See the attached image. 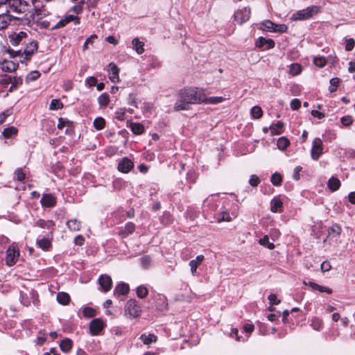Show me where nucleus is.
Returning <instances> with one entry per match:
<instances>
[{
    "label": "nucleus",
    "instance_id": "19",
    "mask_svg": "<svg viewBox=\"0 0 355 355\" xmlns=\"http://www.w3.org/2000/svg\"><path fill=\"white\" fill-rule=\"evenodd\" d=\"M304 284L306 285L309 286L314 291H318L321 293H327L328 294H331L333 291L331 288L325 287L323 286H320L315 282H309V283H306L304 282Z\"/></svg>",
    "mask_w": 355,
    "mask_h": 355
},
{
    "label": "nucleus",
    "instance_id": "11",
    "mask_svg": "<svg viewBox=\"0 0 355 355\" xmlns=\"http://www.w3.org/2000/svg\"><path fill=\"white\" fill-rule=\"evenodd\" d=\"M38 45L37 42L32 41L29 43V44L26 46V48L24 51V54L25 56L23 59L20 60V62L22 63L25 60H29L32 56V55L37 51Z\"/></svg>",
    "mask_w": 355,
    "mask_h": 355
},
{
    "label": "nucleus",
    "instance_id": "5",
    "mask_svg": "<svg viewBox=\"0 0 355 355\" xmlns=\"http://www.w3.org/2000/svg\"><path fill=\"white\" fill-rule=\"evenodd\" d=\"M323 153V143L320 138H315L311 150V158L317 161Z\"/></svg>",
    "mask_w": 355,
    "mask_h": 355
},
{
    "label": "nucleus",
    "instance_id": "53",
    "mask_svg": "<svg viewBox=\"0 0 355 355\" xmlns=\"http://www.w3.org/2000/svg\"><path fill=\"white\" fill-rule=\"evenodd\" d=\"M260 183V179L256 175H252L249 180V184L252 187H257L259 184Z\"/></svg>",
    "mask_w": 355,
    "mask_h": 355
},
{
    "label": "nucleus",
    "instance_id": "2",
    "mask_svg": "<svg viewBox=\"0 0 355 355\" xmlns=\"http://www.w3.org/2000/svg\"><path fill=\"white\" fill-rule=\"evenodd\" d=\"M124 313L129 318H136L141 315V307L136 300L130 299L125 305Z\"/></svg>",
    "mask_w": 355,
    "mask_h": 355
},
{
    "label": "nucleus",
    "instance_id": "35",
    "mask_svg": "<svg viewBox=\"0 0 355 355\" xmlns=\"http://www.w3.org/2000/svg\"><path fill=\"white\" fill-rule=\"evenodd\" d=\"M340 186V180L336 178H331L329 180L328 187L333 191H336Z\"/></svg>",
    "mask_w": 355,
    "mask_h": 355
},
{
    "label": "nucleus",
    "instance_id": "18",
    "mask_svg": "<svg viewBox=\"0 0 355 355\" xmlns=\"http://www.w3.org/2000/svg\"><path fill=\"white\" fill-rule=\"evenodd\" d=\"M8 4L11 11L19 14L24 13L21 9V0H9Z\"/></svg>",
    "mask_w": 355,
    "mask_h": 355
},
{
    "label": "nucleus",
    "instance_id": "52",
    "mask_svg": "<svg viewBox=\"0 0 355 355\" xmlns=\"http://www.w3.org/2000/svg\"><path fill=\"white\" fill-rule=\"evenodd\" d=\"M83 315L87 318H92L95 315V310L91 307H85L83 309Z\"/></svg>",
    "mask_w": 355,
    "mask_h": 355
},
{
    "label": "nucleus",
    "instance_id": "12",
    "mask_svg": "<svg viewBox=\"0 0 355 355\" xmlns=\"http://www.w3.org/2000/svg\"><path fill=\"white\" fill-rule=\"evenodd\" d=\"M56 202V198L51 193L44 194L40 200L42 206L44 207H53Z\"/></svg>",
    "mask_w": 355,
    "mask_h": 355
},
{
    "label": "nucleus",
    "instance_id": "9",
    "mask_svg": "<svg viewBox=\"0 0 355 355\" xmlns=\"http://www.w3.org/2000/svg\"><path fill=\"white\" fill-rule=\"evenodd\" d=\"M98 283L101 290L104 293L109 291L112 286V278L107 275H101L98 278Z\"/></svg>",
    "mask_w": 355,
    "mask_h": 355
},
{
    "label": "nucleus",
    "instance_id": "7",
    "mask_svg": "<svg viewBox=\"0 0 355 355\" xmlns=\"http://www.w3.org/2000/svg\"><path fill=\"white\" fill-rule=\"evenodd\" d=\"M105 327L103 321L100 318L92 320L89 324V331L92 336L98 335Z\"/></svg>",
    "mask_w": 355,
    "mask_h": 355
},
{
    "label": "nucleus",
    "instance_id": "32",
    "mask_svg": "<svg viewBox=\"0 0 355 355\" xmlns=\"http://www.w3.org/2000/svg\"><path fill=\"white\" fill-rule=\"evenodd\" d=\"M36 225L41 228L51 229L55 225V223L51 220H44L43 219H39L36 222Z\"/></svg>",
    "mask_w": 355,
    "mask_h": 355
},
{
    "label": "nucleus",
    "instance_id": "36",
    "mask_svg": "<svg viewBox=\"0 0 355 355\" xmlns=\"http://www.w3.org/2000/svg\"><path fill=\"white\" fill-rule=\"evenodd\" d=\"M289 145L290 141L285 137H282L279 138L277 142V146L278 148L282 150L286 149L289 146Z\"/></svg>",
    "mask_w": 355,
    "mask_h": 355
},
{
    "label": "nucleus",
    "instance_id": "47",
    "mask_svg": "<svg viewBox=\"0 0 355 355\" xmlns=\"http://www.w3.org/2000/svg\"><path fill=\"white\" fill-rule=\"evenodd\" d=\"M15 179L19 182L24 180L26 174L22 168H18L15 171Z\"/></svg>",
    "mask_w": 355,
    "mask_h": 355
},
{
    "label": "nucleus",
    "instance_id": "50",
    "mask_svg": "<svg viewBox=\"0 0 355 355\" xmlns=\"http://www.w3.org/2000/svg\"><path fill=\"white\" fill-rule=\"evenodd\" d=\"M339 82H340V79L338 78H333L330 80L331 85L329 89L330 92H334L336 90L338 85L339 84Z\"/></svg>",
    "mask_w": 355,
    "mask_h": 355
},
{
    "label": "nucleus",
    "instance_id": "21",
    "mask_svg": "<svg viewBox=\"0 0 355 355\" xmlns=\"http://www.w3.org/2000/svg\"><path fill=\"white\" fill-rule=\"evenodd\" d=\"M67 226L70 231H79L81 228V222L77 219H71L67 222Z\"/></svg>",
    "mask_w": 355,
    "mask_h": 355
},
{
    "label": "nucleus",
    "instance_id": "55",
    "mask_svg": "<svg viewBox=\"0 0 355 355\" xmlns=\"http://www.w3.org/2000/svg\"><path fill=\"white\" fill-rule=\"evenodd\" d=\"M125 111L124 109H120L115 112V118L119 121L125 120Z\"/></svg>",
    "mask_w": 355,
    "mask_h": 355
},
{
    "label": "nucleus",
    "instance_id": "54",
    "mask_svg": "<svg viewBox=\"0 0 355 355\" xmlns=\"http://www.w3.org/2000/svg\"><path fill=\"white\" fill-rule=\"evenodd\" d=\"M315 66L319 67H323L326 64V60L322 57L315 58L313 60Z\"/></svg>",
    "mask_w": 355,
    "mask_h": 355
},
{
    "label": "nucleus",
    "instance_id": "45",
    "mask_svg": "<svg viewBox=\"0 0 355 355\" xmlns=\"http://www.w3.org/2000/svg\"><path fill=\"white\" fill-rule=\"evenodd\" d=\"M73 123L66 118H60L58 123V128L62 129L64 126L72 127Z\"/></svg>",
    "mask_w": 355,
    "mask_h": 355
},
{
    "label": "nucleus",
    "instance_id": "64",
    "mask_svg": "<svg viewBox=\"0 0 355 355\" xmlns=\"http://www.w3.org/2000/svg\"><path fill=\"white\" fill-rule=\"evenodd\" d=\"M141 263L144 268H147L150 263V258L148 256H144L140 259Z\"/></svg>",
    "mask_w": 355,
    "mask_h": 355
},
{
    "label": "nucleus",
    "instance_id": "24",
    "mask_svg": "<svg viewBox=\"0 0 355 355\" xmlns=\"http://www.w3.org/2000/svg\"><path fill=\"white\" fill-rule=\"evenodd\" d=\"M73 343L69 338H64L60 343V349L64 352H69L72 348Z\"/></svg>",
    "mask_w": 355,
    "mask_h": 355
},
{
    "label": "nucleus",
    "instance_id": "34",
    "mask_svg": "<svg viewBox=\"0 0 355 355\" xmlns=\"http://www.w3.org/2000/svg\"><path fill=\"white\" fill-rule=\"evenodd\" d=\"M98 103L101 107H106L110 103V96L107 93L101 94L98 98Z\"/></svg>",
    "mask_w": 355,
    "mask_h": 355
},
{
    "label": "nucleus",
    "instance_id": "1",
    "mask_svg": "<svg viewBox=\"0 0 355 355\" xmlns=\"http://www.w3.org/2000/svg\"><path fill=\"white\" fill-rule=\"evenodd\" d=\"M203 101V90L198 87H190L180 89L177 94L174 104L175 111L188 110L191 104H200Z\"/></svg>",
    "mask_w": 355,
    "mask_h": 355
},
{
    "label": "nucleus",
    "instance_id": "10",
    "mask_svg": "<svg viewBox=\"0 0 355 355\" xmlns=\"http://www.w3.org/2000/svg\"><path fill=\"white\" fill-rule=\"evenodd\" d=\"M133 167L134 163L129 158L123 157L119 161L117 168L120 172L127 173L130 171Z\"/></svg>",
    "mask_w": 355,
    "mask_h": 355
},
{
    "label": "nucleus",
    "instance_id": "38",
    "mask_svg": "<svg viewBox=\"0 0 355 355\" xmlns=\"http://www.w3.org/2000/svg\"><path fill=\"white\" fill-rule=\"evenodd\" d=\"M93 124L95 129L101 130L105 126V120L103 117H97L94 119Z\"/></svg>",
    "mask_w": 355,
    "mask_h": 355
},
{
    "label": "nucleus",
    "instance_id": "4",
    "mask_svg": "<svg viewBox=\"0 0 355 355\" xmlns=\"http://www.w3.org/2000/svg\"><path fill=\"white\" fill-rule=\"evenodd\" d=\"M19 257L18 247L15 243L10 245L6 250V263L8 266H14Z\"/></svg>",
    "mask_w": 355,
    "mask_h": 355
},
{
    "label": "nucleus",
    "instance_id": "33",
    "mask_svg": "<svg viewBox=\"0 0 355 355\" xmlns=\"http://www.w3.org/2000/svg\"><path fill=\"white\" fill-rule=\"evenodd\" d=\"M37 245L44 250H48L51 246V241L46 238L37 239Z\"/></svg>",
    "mask_w": 355,
    "mask_h": 355
},
{
    "label": "nucleus",
    "instance_id": "56",
    "mask_svg": "<svg viewBox=\"0 0 355 355\" xmlns=\"http://www.w3.org/2000/svg\"><path fill=\"white\" fill-rule=\"evenodd\" d=\"M288 29V27L285 24H275V29H273V32H277V33H285L286 32Z\"/></svg>",
    "mask_w": 355,
    "mask_h": 355
},
{
    "label": "nucleus",
    "instance_id": "62",
    "mask_svg": "<svg viewBox=\"0 0 355 355\" xmlns=\"http://www.w3.org/2000/svg\"><path fill=\"white\" fill-rule=\"evenodd\" d=\"M291 71L293 75H298L301 72V66L297 64H292Z\"/></svg>",
    "mask_w": 355,
    "mask_h": 355
},
{
    "label": "nucleus",
    "instance_id": "59",
    "mask_svg": "<svg viewBox=\"0 0 355 355\" xmlns=\"http://www.w3.org/2000/svg\"><path fill=\"white\" fill-rule=\"evenodd\" d=\"M268 299L270 304L277 305L280 303V300H277V295L275 294H270Z\"/></svg>",
    "mask_w": 355,
    "mask_h": 355
},
{
    "label": "nucleus",
    "instance_id": "3",
    "mask_svg": "<svg viewBox=\"0 0 355 355\" xmlns=\"http://www.w3.org/2000/svg\"><path fill=\"white\" fill-rule=\"evenodd\" d=\"M319 12V8L316 6H311L305 9L298 10L293 13L291 19L293 21L306 20L311 18Z\"/></svg>",
    "mask_w": 355,
    "mask_h": 355
},
{
    "label": "nucleus",
    "instance_id": "8",
    "mask_svg": "<svg viewBox=\"0 0 355 355\" xmlns=\"http://www.w3.org/2000/svg\"><path fill=\"white\" fill-rule=\"evenodd\" d=\"M7 12L0 15V30L6 28L12 21H20L21 19L18 17L10 15Z\"/></svg>",
    "mask_w": 355,
    "mask_h": 355
},
{
    "label": "nucleus",
    "instance_id": "44",
    "mask_svg": "<svg viewBox=\"0 0 355 355\" xmlns=\"http://www.w3.org/2000/svg\"><path fill=\"white\" fill-rule=\"evenodd\" d=\"M63 107V104L59 99H53L51 101L49 109L51 110H57L62 109Z\"/></svg>",
    "mask_w": 355,
    "mask_h": 355
},
{
    "label": "nucleus",
    "instance_id": "61",
    "mask_svg": "<svg viewBox=\"0 0 355 355\" xmlns=\"http://www.w3.org/2000/svg\"><path fill=\"white\" fill-rule=\"evenodd\" d=\"M320 268L322 272H327L331 269V266L329 261H325L321 263Z\"/></svg>",
    "mask_w": 355,
    "mask_h": 355
},
{
    "label": "nucleus",
    "instance_id": "37",
    "mask_svg": "<svg viewBox=\"0 0 355 355\" xmlns=\"http://www.w3.org/2000/svg\"><path fill=\"white\" fill-rule=\"evenodd\" d=\"M136 293L139 298L144 299L147 297L148 290L145 286L141 285L136 288Z\"/></svg>",
    "mask_w": 355,
    "mask_h": 355
},
{
    "label": "nucleus",
    "instance_id": "49",
    "mask_svg": "<svg viewBox=\"0 0 355 355\" xmlns=\"http://www.w3.org/2000/svg\"><path fill=\"white\" fill-rule=\"evenodd\" d=\"M35 13L37 16H40V18L48 16L50 14V12L46 9H45L44 7L35 8Z\"/></svg>",
    "mask_w": 355,
    "mask_h": 355
},
{
    "label": "nucleus",
    "instance_id": "27",
    "mask_svg": "<svg viewBox=\"0 0 355 355\" xmlns=\"http://www.w3.org/2000/svg\"><path fill=\"white\" fill-rule=\"evenodd\" d=\"M284 127V123L279 121L276 124H272L270 125L269 129L270 130L271 135H280L282 134V129Z\"/></svg>",
    "mask_w": 355,
    "mask_h": 355
},
{
    "label": "nucleus",
    "instance_id": "25",
    "mask_svg": "<svg viewBox=\"0 0 355 355\" xmlns=\"http://www.w3.org/2000/svg\"><path fill=\"white\" fill-rule=\"evenodd\" d=\"M135 230V225L132 222H128L125 224L124 229L121 232V235L123 237H126L129 234H131L134 232Z\"/></svg>",
    "mask_w": 355,
    "mask_h": 355
},
{
    "label": "nucleus",
    "instance_id": "40",
    "mask_svg": "<svg viewBox=\"0 0 355 355\" xmlns=\"http://www.w3.org/2000/svg\"><path fill=\"white\" fill-rule=\"evenodd\" d=\"M275 24L270 20H265L261 24V28L264 31H272L275 29Z\"/></svg>",
    "mask_w": 355,
    "mask_h": 355
},
{
    "label": "nucleus",
    "instance_id": "63",
    "mask_svg": "<svg viewBox=\"0 0 355 355\" xmlns=\"http://www.w3.org/2000/svg\"><path fill=\"white\" fill-rule=\"evenodd\" d=\"M23 80L21 77H13L12 78L11 84L15 85L17 88L22 85Z\"/></svg>",
    "mask_w": 355,
    "mask_h": 355
},
{
    "label": "nucleus",
    "instance_id": "57",
    "mask_svg": "<svg viewBox=\"0 0 355 355\" xmlns=\"http://www.w3.org/2000/svg\"><path fill=\"white\" fill-rule=\"evenodd\" d=\"M340 121L342 124L345 126H348L353 122V119L351 116H344L341 118Z\"/></svg>",
    "mask_w": 355,
    "mask_h": 355
},
{
    "label": "nucleus",
    "instance_id": "6",
    "mask_svg": "<svg viewBox=\"0 0 355 355\" xmlns=\"http://www.w3.org/2000/svg\"><path fill=\"white\" fill-rule=\"evenodd\" d=\"M250 13V9L248 8L245 7L242 9H239L234 12V20L241 25L249 20Z\"/></svg>",
    "mask_w": 355,
    "mask_h": 355
},
{
    "label": "nucleus",
    "instance_id": "39",
    "mask_svg": "<svg viewBox=\"0 0 355 355\" xmlns=\"http://www.w3.org/2000/svg\"><path fill=\"white\" fill-rule=\"evenodd\" d=\"M260 245L267 247L270 250H273L275 248V245L269 241L268 236L266 235L263 238L260 239L259 241Z\"/></svg>",
    "mask_w": 355,
    "mask_h": 355
},
{
    "label": "nucleus",
    "instance_id": "41",
    "mask_svg": "<svg viewBox=\"0 0 355 355\" xmlns=\"http://www.w3.org/2000/svg\"><path fill=\"white\" fill-rule=\"evenodd\" d=\"M323 322L322 320L318 318H313L311 321V326L312 328L316 331H320L321 327H322Z\"/></svg>",
    "mask_w": 355,
    "mask_h": 355
},
{
    "label": "nucleus",
    "instance_id": "42",
    "mask_svg": "<svg viewBox=\"0 0 355 355\" xmlns=\"http://www.w3.org/2000/svg\"><path fill=\"white\" fill-rule=\"evenodd\" d=\"M270 182L274 186H279L282 182V177L279 173H275L272 175Z\"/></svg>",
    "mask_w": 355,
    "mask_h": 355
},
{
    "label": "nucleus",
    "instance_id": "16",
    "mask_svg": "<svg viewBox=\"0 0 355 355\" xmlns=\"http://www.w3.org/2000/svg\"><path fill=\"white\" fill-rule=\"evenodd\" d=\"M27 36V33L24 31H20L18 33H15L9 36L10 42L12 46H17L20 44L21 40Z\"/></svg>",
    "mask_w": 355,
    "mask_h": 355
},
{
    "label": "nucleus",
    "instance_id": "17",
    "mask_svg": "<svg viewBox=\"0 0 355 355\" xmlns=\"http://www.w3.org/2000/svg\"><path fill=\"white\" fill-rule=\"evenodd\" d=\"M18 63L10 60H4L1 63V69L6 72L15 71L18 68Z\"/></svg>",
    "mask_w": 355,
    "mask_h": 355
},
{
    "label": "nucleus",
    "instance_id": "43",
    "mask_svg": "<svg viewBox=\"0 0 355 355\" xmlns=\"http://www.w3.org/2000/svg\"><path fill=\"white\" fill-rule=\"evenodd\" d=\"M250 114L254 119H260L263 115V111L259 106H254Z\"/></svg>",
    "mask_w": 355,
    "mask_h": 355
},
{
    "label": "nucleus",
    "instance_id": "22",
    "mask_svg": "<svg viewBox=\"0 0 355 355\" xmlns=\"http://www.w3.org/2000/svg\"><path fill=\"white\" fill-rule=\"evenodd\" d=\"M18 133V130L17 128L14 126H10L6 128H4L2 132V135L6 139H10L13 136L17 135Z\"/></svg>",
    "mask_w": 355,
    "mask_h": 355
},
{
    "label": "nucleus",
    "instance_id": "51",
    "mask_svg": "<svg viewBox=\"0 0 355 355\" xmlns=\"http://www.w3.org/2000/svg\"><path fill=\"white\" fill-rule=\"evenodd\" d=\"M40 76V73L37 71H31L26 76L27 81H34L36 80Z\"/></svg>",
    "mask_w": 355,
    "mask_h": 355
},
{
    "label": "nucleus",
    "instance_id": "46",
    "mask_svg": "<svg viewBox=\"0 0 355 355\" xmlns=\"http://www.w3.org/2000/svg\"><path fill=\"white\" fill-rule=\"evenodd\" d=\"M342 232L341 227L338 225H334L329 230V234L333 236H338Z\"/></svg>",
    "mask_w": 355,
    "mask_h": 355
},
{
    "label": "nucleus",
    "instance_id": "13",
    "mask_svg": "<svg viewBox=\"0 0 355 355\" xmlns=\"http://www.w3.org/2000/svg\"><path fill=\"white\" fill-rule=\"evenodd\" d=\"M255 45L259 49H270L275 46V42L272 39H266L263 37H259L257 40Z\"/></svg>",
    "mask_w": 355,
    "mask_h": 355
},
{
    "label": "nucleus",
    "instance_id": "26",
    "mask_svg": "<svg viewBox=\"0 0 355 355\" xmlns=\"http://www.w3.org/2000/svg\"><path fill=\"white\" fill-rule=\"evenodd\" d=\"M140 340L143 341L144 344L150 345L153 343H155L157 340V337L153 334L148 335L143 334L140 336Z\"/></svg>",
    "mask_w": 355,
    "mask_h": 355
},
{
    "label": "nucleus",
    "instance_id": "48",
    "mask_svg": "<svg viewBox=\"0 0 355 355\" xmlns=\"http://www.w3.org/2000/svg\"><path fill=\"white\" fill-rule=\"evenodd\" d=\"M355 46V40L353 38L345 39V49L347 51H351Z\"/></svg>",
    "mask_w": 355,
    "mask_h": 355
},
{
    "label": "nucleus",
    "instance_id": "60",
    "mask_svg": "<svg viewBox=\"0 0 355 355\" xmlns=\"http://www.w3.org/2000/svg\"><path fill=\"white\" fill-rule=\"evenodd\" d=\"M10 114L11 111L10 110H6V111L1 112L0 114V125L6 121V118Z\"/></svg>",
    "mask_w": 355,
    "mask_h": 355
},
{
    "label": "nucleus",
    "instance_id": "30",
    "mask_svg": "<svg viewBox=\"0 0 355 355\" xmlns=\"http://www.w3.org/2000/svg\"><path fill=\"white\" fill-rule=\"evenodd\" d=\"M57 300L60 304L62 305H67L70 301V297L69 294L64 292H60L57 295Z\"/></svg>",
    "mask_w": 355,
    "mask_h": 355
},
{
    "label": "nucleus",
    "instance_id": "15",
    "mask_svg": "<svg viewBox=\"0 0 355 355\" xmlns=\"http://www.w3.org/2000/svg\"><path fill=\"white\" fill-rule=\"evenodd\" d=\"M205 259V257L202 254L196 257L195 259H192L189 261V265L191 268V272L193 276L197 275V268L202 263Z\"/></svg>",
    "mask_w": 355,
    "mask_h": 355
},
{
    "label": "nucleus",
    "instance_id": "23",
    "mask_svg": "<svg viewBox=\"0 0 355 355\" xmlns=\"http://www.w3.org/2000/svg\"><path fill=\"white\" fill-rule=\"evenodd\" d=\"M133 49L138 54H142L144 52V43L140 41L138 38H134L132 41Z\"/></svg>",
    "mask_w": 355,
    "mask_h": 355
},
{
    "label": "nucleus",
    "instance_id": "14",
    "mask_svg": "<svg viewBox=\"0 0 355 355\" xmlns=\"http://www.w3.org/2000/svg\"><path fill=\"white\" fill-rule=\"evenodd\" d=\"M109 78L112 83H117L119 80V69L113 62L109 64Z\"/></svg>",
    "mask_w": 355,
    "mask_h": 355
},
{
    "label": "nucleus",
    "instance_id": "29",
    "mask_svg": "<svg viewBox=\"0 0 355 355\" xmlns=\"http://www.w3.org/2000/svg\"><path fill=\"white\" fill-rule=\"evenodd\" d=\"M130 128L132 132L136 135H141L144 132V127L139 123H131Z\"/></svg>",
    "mask_w": 355,
    "mask_h": 355
},
{
    "label": "nucleus",
    "instance_id": "28",
    "mask_svg": "<svg viewBox=\"0 0 355 355\" xmlns=\"http://www.w3.org/2000/svg\"><path fill=\"white\" fill-rule=\"evenodd\" d=\"M223 98L222 96H212L207 98L203 93V101L202 103H208V104H217L221 103L223 101Z\"/></svg>",
    "mask_w": 355,
    "mask_h": 355
},
{
    "label": "nucleus",
    "instance_id": "31",
    "mask_svg": "<svg viewBox=\"0 0 355 355\" xmlns=\"http://www.w3.org/2000/svg\"><path fill=\"white\" fill-rule=\"evenodd\" d=\"M283 206V203L280 199L273 198L271 201L270 210L273 213H276L279 211Z\"/></svg>",
    "mask_w": 355,
    "mask_h": 355
},
{
    "label": "nucleus",
    "instance_id": "20",
    "mask_svg": "<svg viewBox=\"0 0 355 355\" xmlns=\"http://www.w3.org/2000/svg\"><path fill=\"white\" fill-rule=\"evenodd\" d=\"M129 286L125 283H121L118 284L114 288V295H127L129 292Z\"/></svg>",
    "mask_w": 355,
    "mask_h": 355
},
{
    "label": "nucleus",
    "instance_id": "58",
    "mask_svg": "<svg viewBox=\"0 0 355 355\" xmlns=\"http://www.w3.org/2000/svg\"><path fill=\"white\" fill-rule=\"evenodd\" d=\"M290 105L292 110H297L300 107L301 102L299 99L294 98L291 101Z\"/></svg>",
    "mask_w": 355,
    "mask_h": 355
}]
</instances>
